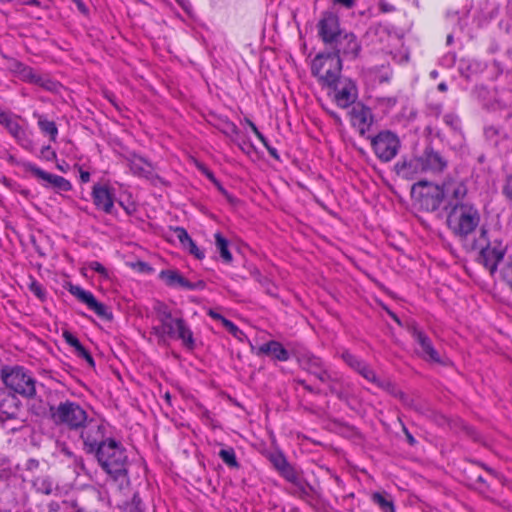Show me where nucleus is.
Segmentation results:
<instances>
[{"mask_svg":"<svg viewBox=\"0 0 512 512\" xmlns=\"http://www.w3.org/2000/svg\"><path fill=\"white\" fill-rule=\"evenodd\" d=\"M95 457L99 466L107 474V481L110 485H113L119 492H125L130 488V462L127 451L120 442L108 438L107 443L99 448Z\"/></svg>","mask_w":512,"mask_h":512,"instance_id":"f257e3e1","label":"nucleus"},{"mask_svg":"<svg viewBox=\"0 0 512 512\" xmlns=\"http://www.w3.org/2000/svg\"><path fill=\"white\" fill-rule=\"evenodd\" d=\"M154 310L159 325L152 327V333L159 343H166L167 338H173L181 340L188 349L194 348L193 332L182 317L173 316L171 309L164 303L158 302Z\"/></svg>","mask_w":512,"mask_h":512,"instance_id":"f03ea898","label":"nucleus"},{"mask_svg":"<svg viewBox=\"0 0 512 512\" xmlns=\"http://www.w3.org/2000/svg\"><path fill=\"white\" fill-rule=\"evenodd\" d=\"M448 165L447 159L432 147H426L419 155L396 165L397 174L406 179H416L423 174L438 175Z\"/></svg>","mask_w":512,"mask_h":512,"instance_id":"7ed1b4c3","label":"nucleus"},{"mask_svg":"<svg viewBox=\"0 0 512 512\" xmlns=\"http://www.w3.org/2000/svg\"><path fill=\"white\" fill-rule=\"evenodd\" d=\"M479 211L471 204L454 205L447 215V225L454 235L466 238L478 227Z\"/></svg>","mask_w":512,"mask_h":512,"instance_id":"20e7f679","label":"nucleus"},{"mask_svg":"<svg viewBox=\"0 0 512 512\" xmlns=\"http://www.w3.org/2000/svg\"><path fill=\"white\" fill-rule=\"evenodd\" d=\"M4 385L14 393L31 398L36 394V381L32 374L22 366H4L1 369Z\"/></svg>","mask_w":512,"mask_h":512,"instance_id":"39448f33","label":"nucleus"},{"mask_svg":"<svg viewBox=\"0 0 512 512\" xmlns=\"http://www.w3.org/2000/svg\"><path fill=\"white\" fill-rule=\"evenodd\" d=\"M49 412L56 425L70 430H79L88 419L86 411L78 403L69 400L50 406Z\"/></svg>","mask_w":512,"mask_h":512,"instance_id":"423d86ee","label":"nucleus"},{"mask_svg":"<svg viewBox=\"0 0 512 512\" xmlns=\"http://www.w3.org/2000/svg\"><path fill=\"white\" fill-rule=\"evenodd\" d=\"M342 70V60L338 54L320 53L312 61L311 72L318 81L328 87L337 82Z\"/></svg>","mask_w":512,"mask_h":512,"instance_id":"0eeeda50","label":"nucleus"},{"mask_svg":"<svg viewBox=\"0 0 512 512\" xmlns=\"http://www.w3.org/2000/svg\"><path fill=\"white\" fill-rule=\"evenodd\" d=\"M340 357L350 368L358 372L367 381L394 396L402 395L397 386L389 378L378 377L376 372L367 363L351 354L349 351H343Z\"/></svg>","mask_w":512,"mask_h":512,"instance_id":"6e6552de","label":"nucleus"},{"mask_svg":"<svg viewBox=\"0 0 512 512\" xmlns=\"http://www.w3.org/2000/svg\"><path fill=\"white\" fill-rule=\"evenodd\" d=\"M473 246L480 249L478 261L493 275L499 261L504 257L505 247L501 243H488L485 229H481L480 237Z\"/></svg>","mask_w":512,"mask_h":512,"instance_id":"1a4fd4ad","label":"nucleus"},{"mask_svg":"<svg viewBox=\"0 0 512 512\" xmlns=\"http://www.w3.org/2000/svg\"><path fill=\"white\" fill-rule=\"evenodd\" d=\"M79 430L86 453L95 455L99 451V448H101L104 443H107V439H105V427L98 421L87 419Z\"/></svg>","mask_w":512,"mask_h":512,"instance_id":"9d476101","label":"nucleus"},{"mask_svg":"<svg viewBox=\"0 0 512 512\" xmlns=\"http://www.w3.org/2000/svg\"><path fill=\"white\" fill-rule=\"evenodd\" d=\"M375 155L382 162H389L397 155L400 148L398 136L391 131H381L371 139Z\"/></svg>","mask_w":512,"mask_h":512,"instance_id":"9b49d317","label":"nucleus"},{"mask_svg":"<svg viewBox=\"0 0 512 512\" xmlns=\"http://www.w3.org/2000/svg\"><path fill=\"white\" fill-rule=\"evenodd\" d=\"M20 117L0 108V124L3 125L15 141L25 150L33 151L34 142L31 132L20 125Z\"/></svg>","mask_w":512,"mask_h":512,"instance_id":"f8f14e48","label":"nucleus"},{"mask_svg":"<svg viewBox=\"0 0 512 512\" xmlns=\"http://www.w3.org/2000/svg\"><path fill=\"white\" fill-rule=\"evenodd\" d=\"M418 189H425L424 192H419L420 206L427 211H435L442 204H445L443 198V191L439 185H432L426 181H419L412 186V193H417Z\"/></svg>","mask_w":512,"mask_h":512,"instance_id":"ddd939ff","label":"nucleus"},{"mask_svg":"<svg viewBox=\"0 0 512 512\" xmlns=\"http://www.w3.org/2000/svg\"><path fill=\"white\" fill-rule=\"evenodd\" d=\"M334 100L340 108H347L358 98L356 84L349 78H339L332 84Z\"/></svg>","mask_w":512,"mask_h":512,"instance_id":"4468645a","label":"nucleus"},{"mask_svg":"<svg viewBox=\"0 0 512 512\" xmlns=\"http://www.w3.org/2000/svg\"><path fill=\"white\" fill-rule=\"evenodd\" d=\"M124 158L133 175L145 178L154 185L158 182H162V179L155 172L153 165L143 157L132 153Z\"/></svg>","mask_w":512,"mask_h":512,"instance_id":"2eb2a0df","label":"nucleus"},{"mask_svg":"<svg viewBox=\"0 0 512 512\" xmlns=\"http://www.w3.org/2000/svg\"><path fill=\"white\" fill-rule=\"evenodd\" d=\"M318 35L325 44L331 45L342 34L339 18L332 12H324L317 24Z\"/></svg>","mask_w":512,"mask_h":512,"instance_id":"dca6fc26","label":"nucleus"},{"mask_svg":"<svg viewBox=\"0 0 512 512\" xmlns=\"http://www.w3.org/2000/svg\"><path fill=\"white\" fill-rule=\"evenodd\" d=\"M334 52L339 57L354 60L359 56L361 44L353 33L342 32L340 36L332 44Z\"/></svg>","mask_w":512,"mask_h":512,"instance_id":"f3484780","label":"nucleus"},{"mask_svg":"<svg viewBox=\"0 0 512 512\" xmlns=\"http://www.w3.org/2000/svg\"><path fill=\"white\" fill-rule=\"evenodd\" d=\"M445 208L452 209L454 205L464 204L462 201L467 194V187L461 180L448 179L441 186Z\"/></svg>","mask_w":512,"mask_h":512,"instance_id":"a211bd4d","label":"nucleus"},{"mask_svg":"<svg viewBox=\"0 0 512 512\" xmlns=\"http://www.w3.org/2000/svg\"><path fill=\"white\" fill-rule=\"evenodd\" d=\"M68 290L79 301L86 304L87 307L95 312L99 317L106 320L112 319L113 315L109 309L103 303L98 302L91 292L84 290L78 285H70Z\"/></svg>","mask_w":512,"mask_h":512,"instance_id":"6ab92c4d","label":"nucleus"},{"mask_svg":"<svg viewBox=\"0 0 512 512\" xmlns=\"http://www.w3.org/2000/svg\"><path fill=\"white\" fill-rule=\"evenodd\" d=\"M92 199L97 209L111 213L114 207V191L108 185L95 184L92 188Z\"/></svg>","mask_w":512,"mask_h":512,"instance_id":"aec40b11","label":"nucleus"},{"mask_svg":"<svg viewBox=\"0 0 512 512\" xmlns=\"http://www.w3.org/2000/svg\"><path fill=\"white\" fill-rule=\"evenodd\" d=\"M412 335L419 346L417 352L423 359L434 363L442 362L439 353L432 344V341L424 332L417 328H413Z\"/></svg>","mask_w":512,"mask_h":512,"instance_id":"412c9836","label":"nucleus"},{"mask_svg":"<svg viewBox=\"0 0 512 512\" xmlns=\"http://www.w3.org/2000/svg\"><path fill=\"white\" fill-rule=\"evenodd\" d=\"M27 169L35 177L48 182L51 186L56 188L58 191L67 192V191L71 190V188H72L71 183L62 176L48 173L33 164H28Z\"/></svg>","mask_w":512,"mask_h":512,"instance_id":"4be33fe9","label":"nucleus"},{"mask_svg":"<svg viewBox=\"0 0 512 512\" xmlns=\"http://www.w3.org/2000/svg\"><path fill=\"white\" fill-rule=\"evenodd\" d=\"M258 355H267L278 361H287L289 352L278 341H269L258 348Z\"/></svg>","mask_w":512,"mask_h":512,"instance_id":"5701e85b","label":"nucleus"},{"mask_svg":"<svg viewBox=\"0 0 512 512\" xmlns=\"http://www.w3.org/2000/svg\"><path fill=\"white\" fill-rule=\"evenodd\" d=\"M351 122L354 126H358L361 132H364L366 126L372 121V114L369 108L358 103L355 104L350 111Z\"/></svg>","mask_w":512,"mask_h":512,"instance_id":"b1692460","label":"nucleus"},{"mask_svg":"<svg viewBox=\"0 0 512 512\" xmlns=\"http://www.w3.org/2000/svg\"><path fill=\"white\" fill-rule=\"evenodd\" d=\"M49 508L54 512H82L73 493H67L63 499L53 500Z\"/></svg>","mask_w":512,"mask_h":512,"instance_id":"393cba45","label":"nucleus"},{"mask_svg":"<svg viewBox=\"0 0 512 512\" xmlns=\"http://www.w3.org/2000/svg\"><path fill=\"white\" fill-rule=\"evenodd\" d=\"M271 462L273 466L277 469V471L284 477L287 481L295 480V472L294 467L287 461L285 456L281 453L274 454L271 456Z\"/></svg>","mask_w":512,"mask_h":512,"instance_id":"a878e982","label":"nucleus"},{"mask_svg":"<svg viewBox=\"0 0 512 512\" xmlns=\"http://www.w3.org/2000/svg\"><path fill=\"white\" fill-rule=\"evenodd\" d=\"M33 117L37 119V125L40 131L48 135L50 141L55 142L58 136V128L54 121L49 120L45 115L34 112Z\"/></svg>","mask_w":512,"mask_h":512,"instance_id":"bb28decb","label":"nucleus"},{"mask_svg":"<svg viewBox=\"0 0 512 512\" xmlns=\"http://www.w3.org/2000/svg\"><path fill=\"white\" fill-rule=\"evenodd\" d=\"M160 278L169 286H181L187 289H194V285L174 270L160 272Z\"/></svg>","mask_w":512,"mask_h":512,"instance_id":"cd10ccee","label":"nucleus"},{"mask_svg":"<svg viewBox=\"0 0 512 512\" xmlns=\"http://www.w3.org/2000/svg\"><path fill=\"white\" fill-rule=\"evenodd\" d=\"M299 363L302 369L313 375L318 373L324 367L322 360L312 354H303L299 358Z\"/></svg>","mask_w":512,"mask_h":512,"instance_id":"c85d7f7f","label":"nucleus"},{"mask_svg":"<svg viewBox=\"0 0 512 512\" xmlns=\"http://www.w3.org/2000/svg\"><path fill=\"white\" fill-rule=\"evenodd\" d=\"M371 499L383 512H395L392 497L388 493L375 492L372 494Z\"/></svg>","mask_w":512,"mask_h":512,"instance_id":"c756f323","label":"nucleus"},{"mask_svg":"<svg viewBox=\"0 0 512 512\" xmlns=\"http://www.w3.org/2000/svg\"><path fill=\"white\" fill-rule=\"evenodd\" d=\"M214 237L216 249L220 253V256L223 259V261L226 263L232 262L233 256L228 248V240L219 232L216 233Z\"/></svg>","mask_w":512,"mask_h":512,"instance_id":"7c9ffc66","label":"nucleus"},{"mask_svg":"<svg viewBox=\"0 0 512 512\" xmlns=\"http://www.w3.org/2000/svg\"><path fill=\"white\" fill-rule=\"evenodd\" d=\"M15 71L19 75V77L27 82L30 83H38L40 80V77L34 72V70L26 66L20 62H17L15 64Z\"/></svg>","mask_w":512,"mask_h":512,"instance_id":"2f4dec72","label":"nucleus"},{"mask_svg":"<svg viewBox=\"0 0 512 512\" xmlns=\"http://www.w3.org/2000/svg\"><path fill=\"white\" fill-rule=\"evenodd\" d=\"M293 485L292 493L300 498H306L310 495L311 487L304 482L295 472V480L289 481Z\"/></svg>","mask_w":512,"mask_h":512,"instance_id":"473e14b6","label":"nucleus"},{"mask_svg":"<svg viewBox=\"0 0 512 512\" xmlns=\"http://www.w3.org/2000/svg\"><path fill=\"white\" fill-rule=\"evenodd\" d=\"M396 103H397L396 97H392V96L377 97L375 99L376 109H378L379 111H381L384 114L389 113L395 107Z\"/></svg>","mask_w":512,"mask_h":512,"instance_id":"72a5a7b5","label":"nucleus"},{"mask_svg":"<svg viewBox=\"0 0 512 512\" xmlns=\"http://www.w3.org/2000/svg\"><path fill=\"white\" fill-rule=\"evenodd\" d=\"M219 457L222 461L232 468H238L239 464L236 459V454L233 448H225L219 451Z\"/></svg>","mask_w":512,"mask_h":512,"instance_id":"f704fd0d","label":"nucleus"},{"mask_svg":"<svg viewBox=\"0 0 512 512\" xmlns=\"http://www.w3.org/2000/svg\"><path fill=\"white\" fill-rule=\"evenodd\" d=\"M255 279L261 284V286L265 289L266 293L271 296H276V286L268 279L263 276L258 270H255L252 273Z\"/></svg>","mask_w":512,"mask_h":512,"instance_id":"c9c22d12","label":"nucleus"},{"mask_svg":"<svg viewBox=\"0 0 512 512\" xmlns=\"http://www.w3.org/2000/svg\"><path fill=\"white\" fill-rule=\"evenodd\" d=\"M221 131L226 136L230 137L232 141H236L240 133L238 127L230 121H226L223 123Z\"/></svg>","mask_w":512,"mask_h":512,"instance_id":"e433bc0d","label":"nucleus"},{"mask_svg":"<svg viewBox=\"0 0 512 512\" xmlns=\"http://www.w3.org/2000/svg\"><path fill=\"white\" fill-rule=\"evenodd\" d=\"M502 279L511 287L512 289V258H510L501 268L500 271Z\"/></svg>","mask_w":512,"mask_h":512,"instance_id":"4c0bfd02","label":"nucleus"},{"mask_svg":"<svg viewBox=\"0 0 512 512\" xmlns=\"http://www.w3.org/2000/svg\"><path fill=\"white\" fill-rule=\"evenodd\" d=\"M330 393L337 395L338 398H343V393L341 391V382L340 379L336 375H332V380L327 382Z\"/></svg>","mask_w":512,"mask_h":512,"instance_id":"58836bf2","label":"nucleus"},{"mask_svg":"<svg viewBox=\"0 0 512 512\" xmlns=\"http://www.w3.org/2000/svg\"><path fill=\"white\" fill-rule=\"evenodd\" d=\"M175 237L179 240L181 245L184 247L187 246V243H189L192 239L187 233V231L182 227H176L174 229Z\"/></svg>","mask_w":512,"mask_h":512,"instance_id":"ea45409f","label":"nucleus"},{"mask_svg":"<svg viewBox=\"0 0 512 512\" xmlns=\"http://www.w3.org/2000/svg\"><path fill=\"white\" fill-rule=\"evenodd\" d=\"M36 484L40 492L46 495L53 493V483L48 478L39 479Z\"/></svg>","mask_w":512,"mask_h":512,"instance_id":"a19ab883","label":"nucleus"},{"mask_svg":"<svg viewBox=\"0 0 512 512\" xmlns=\"http://www.w3.org/2000/svg\"><path fill=\"white\" fill-rule=\"evenodd\" d=\"M222 325L231 333L234 337L240 339L243 335L242 331L230 320L222 319Z\"/></svg>","mask_w":512,"mask_h":512,"instance_id":"79ce46f5","label":"nucleus"},{"mask_svg":"<svg viewBox=\"0 0 512 512\" xmlns=\"http://www.w3.org/2000/svg\"><path fill=\"white\" fill-rule=\"evenodd\" d=\"M29 290L39 299L43 300L45 298V290L43 286L37 282L36 280H32L29 284Z\"/></svg>","mask_w":512,"mask_h":512,"instance_id":"37998d69","label":"nucleus"},{"mask_svg":"<svg viewBox=\"0 0 512 512\" xmlns=\"http://www.w3.org/2000/svg\"><path fill=\"white\" fill-rule=\"evenodd\" d=\"M88 267L97 272L101 277H103L104 279H108L109 278V272L108 270L100 263V262H97V261H92L88 264Z\"/></svg>","mask_w":512,"mask_h":512,"instance_id":"c03bdc74","label":"nucleus"},{"mask_svg":"<svg viewBox=\"0 0 512 512\" xmlns=\"http://www.w3.org/2000/svg\"><path fill=\"white\" fill-rule=\"evenodd\" d=\"M184 248L187 249L190 254H192L195 258L199 260L205 257L204 252L201 249H199V247L195 244L193 240L187 243V246Z\"/></svg>","mask_w":512,"mask_h":512,"instance_id":"a18cd8bd","label":"nucleus"},{"mask_svg":"<svg viewBox=\"0 0 512 512\" xmlns=\"http://www.w3.org/2000/svg\"><path fill=\"white\" fill-rule=\"evenodd\" d=\"M443 121L445 122V124L452 127L453 129H457L460 123L458 116L453 113H448L444 115Z\"/></svg>","mask_w":512,"mask_h":512,"instance_id":"49530a36","label":"nucleus"},{"mask_svg":"<svg viewBox=\"0 0 512 512\" xmlns=\"http://www.w3.org/2000/svg\"><path fill=\"white\" fill-rule=\"evenodd\" d=\"M65 341L72 347L75 348V350L79 349L82 345L80 341L70 332L64 331L63 333Z\"/></svg>","mask_w":512,"mask_h":512,"instance_id":"de8ad7c7","label":"nucleus"},{"mask_svg":"<svg viewBox=\"0 0 512 512\" xmlns=\"http://www.w3.org/2000/svg\"><path fill=\"white\" fill-rule=\"evenodd\" d=\"M200 169L201 171L203 172V174L210 180L212 181L217 187L218 189L222 192V193H226L225 190L222 188V186L220 185L219 181L215 178L214 174L209 170L207 169L206 167L204 166H200Z\"/></svg>","mask_w":512,"mask_h":512,"instance_id":"09e8293b","label":"nucleus"},{"mask_svg":"<svg viewBox=\"0 0 512 512\" xmlns=\"http://www.w3.org/2000/svg\"><path fill=\"white\" fill-rule=\"evenodd\" d=\"M314 376L325 384L332 380V374L329 373L324 367L318 373H315Z\"/></svg>","mask_w":512,"mask_h":512,"instance_id":"8fccbe9b","label":"nucleus"},{"mask_svg":"<svg viewBox=\"0 0 512 512\" xmlns=\"http://www.w3.org/2000/svg\"><path fill=\"white\" fill-rule=\"evenodd\" d=\"M503 193L510 201H512V173L507 177L505 181Z\"/></svg>","mask_w":512,"mask_h":512,"instance_id":"3c124183","label":"nucleus"},{"mask_svg":"<svg viewBox=\"0 0 512 512\" xmlns=\"http://www.w3.org/2000/svg\"><path fill=\"white\" fill-rule=\"evenodd\" d=\"M41 157H43L46 160H52L56 158V153L54 150L51 149L50 146H44L41 151Z\"/></svg>","mask_w":512,"mask_h":512,"instance_id":"603ef678","label":"nucleus"},{"mask_svg":"<svg viewBox=\"0 0 512 512\" xmlns=\"http://www.w3.org/2000/svg\"><path fill=\"white\" fill-rule=\"evenodd\" d=\"M78 353V356L84 358L90 365H94V360L90 353L84 348L83 345L80 346L79 349L76 350Z\"/></svg>","mask_w":512,"mask_h":512,"instance_id":"864d4df0","label":"nucleus"},{"mask_svg":"<svg viewBox=\"0 0 512 512\" xmlns=\"http://www.w3.org/2000/svg\"><path fill=\"white\" fill-rule=\"evenodd\" d=\"M141 499L138 497V495H134L133 496V499H132V504H131V508L129 510V512H142V507H141Z\"/></svg>","mask_w":512,"mask_h":512,"instance_id":"5fc2aeb1","label":"nucleus"},{"mask_svg":"<svg viewBox=\"0 0 512 512\" xmlns=\"http://www.w3.org/2000/svg\"><path fill=\"white\" fill-rule=\"evenodd\" d=\"M335 3L340 4L346 8H352L355 5V0H334Z\"/></svg>","mask_w":512,"mask_h":512,"instance_id":"6e6d98bb","label":"nucleus"},{"mask_svg":"<svg viewBox=\"0 0 512 512\" xmlns=\"http://www.w3.org/2000/svg\"><path fill=\"white\" fill-rule=\"evenodd\" d=\"M207 314L215 319V320H218L222 323V319H225V317H223L221 314H219L218 312L214 311L213 309H209Z\"/></svg>","mask_w":512,"mask_h":512,"instance_id":"4d7b16f0","label":"nucleus"},{"mask_svg":"<svg viewBox=\"0 0 512 512\" xmlns=\"http://www.w3.org/2000/svg\"><path fill=\"white\" fill-rule=\"evenodd\" d=\"M80 180L83 183H88L90 181V173L80 169Z\"/></svg>","mask_w":512,"mask_h":512,"instance_id":"13d9d810","label":"nucleus"},{"mask_svg":"<svg viewBox=\"0 0 512 512\" xmlns=\"http://www.w3.org/2000/svg\"><path fill=\"white\" fill-rule=\"evenodd\" d=\"M21 4L29 5V6H40L39 0H19Z\"/></svg>","mask_w":512,"mask_h":512,"instance_id":"bf43d9fd","label":"nucleus"},{"mask_svg":"<svg viewBox=\"0 0 512 512\" xmlns=\"http://www.w3.org/2000/svg\"><path fill=\"white\" fill-rule=\"evenodd\" d=\"M73 2L77 5L78 9L81 12L85 13L87 11V9H86L84 3L82 2V0H73Z\"/></svg>","mask_w":512,"mask_h":512,"instance_id":"052dcab7","label":"nucleus"},{"mask_svg":"<svg viewBox=\"0 0 512 512\" xmlns=\"http://www.w3.org/2000/svg\"><path fill=\"white\" fill-rule=\"evenodd\" d=\"M266 148H267V150H268L269 154H270L272 157H274V158L278 159L277 150H276L275 148H273V147L269 146V144L266 146Z\"/></svg>","mask_w":512,"mask_h":512,"instance_id":"680f3d73","label":"nucleus"},{"mask_svg":"<svg viewBox=\"0 0 512 512\" xmlns=\"http://www.w3.org/2000/svg\"><path fill=\"white\" fill-rule=\"evenodd\" d=\"M299 383L303 386V388L309 392H315L312 386L308 385L305 381H299ZM316 393H319V391H316Z\"/></svg>","mask_w":512,"mask_h":512,"instance_id":"e2e57ef3","label":"nucleus"},{"mask_svg":"<svg viewBox=\"0 0 512 512\" xmlns=\"http://www.w3.org/2000/svg\"><path fill=\"white\" fill-rule=\"evenodd\" d=\"M119 204H120V206H122L125 209V211L128 214H132L135 211V207L133 205L132 206L124 205L122 202H120Z\"/></svg>","mask_w":512,"mask_h":512,"instance_id":"0e129e2a","label":"nucleus"},{"mask_svg":"<svg viewBox=\"0 0 512 512\" xmlns=\"http://www.w3.org/2000/svg\"><path fill=\"white\" fill-rule=\"evenodd\" d=\"M234 142L238 145V147H239L242 151H244V152H246V151H247V150H246V142H245V141L240 142L239 137H238V138L236 139V141H234Z\"/></svg>","mask_w":512,"mask_h":512,"instance_id":"69168bd1","label":"nucleus"},{"mask_svg":"<svg viewBox=\"0 0 512 512\" xmlns=\"http://www.w3.org/2000/svg\"><path fill=\"white\" fill-rule=\"evenodd\" d=\"M255 135L264 144L265 147L268 145V142H267L266 138L264 137V135L260 131L257 132Z\"/></svg>","mask_w":512,"mask_h":512,"instance_id":"338daca9","label":"nucleus"},{"mask_svg":"<svg viewBox=\"0 0 512 512\" xmlns=\"http://www.w3.org/2000/svg\"><path fill=\"white\" fill-rule=\"evenodd\" d=\"M255 135L264 144L265 147L268 145V142H267L266 138L264 137V135L260 131L257 132Z\"/></svg>","mask_w":512,"mask_h":512,"instance_id":"774afa93","label":"nucleus"}]
</instances>
